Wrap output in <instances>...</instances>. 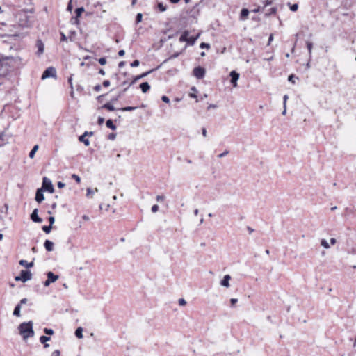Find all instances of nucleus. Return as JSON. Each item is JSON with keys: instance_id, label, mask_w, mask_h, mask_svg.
I'll return each mask as SVG.
<instances>
[{"instance_id": "obj_28", "label": "nucleus", "mask_w": 356, "mask_h": 356, "mask_svg": "<svg viewBox=\"0 0 356 356\" xmlns=\"http://www.w3.org/2000/svg\"><path fill=\"white\" fill-rule=\"evenodd\" d=\"M38 145H35L33 146V149L31 150V152H29V156L31 158V159H33L35 156V152L38 151Z\"/></svg>"}, {"instance_id": "obj_5", "label": "nucleus", "mask_w": 356, "mask_h": 356, "mask_svg": "<svg viewBox=\"0 0 356 356\" xmlns=\"http://www.w3.org/2000/svg\"><path fill=\"white\" fill-rule=\"evenodd\" d=\"M56 70L54 67H47L42 75V79H45L49 77H56Z\"/></svg>"}, {"instance_id": "obj_17", "label": "nucleus", "mask_w": 356, "mask_h": 356, "mask_svg": "<svg viewBox=\"0 0 356 356\" xmlns=\"http://www.w3.org/2000/svg\"><path fill=\"white\" fill-rule=\"evenodd\" d=\"M51 339L49 337H47L44 335H42L40 337V341L44 344V348H47L49 346L48 343H47V341H49Z\"/></svg>"}, {"instance_id": "obj_9", "label": "nucleus", "mask_w": 356, "mask_h": 356, "mask_svg": "<svg viewBox=\"0 0 356 356\" xmlns=\"http://www.w3.org/2000/svg\"><path fill=\"white\" fill-rule=\"evenodd\" d=\"M229 76L231 77L230 82L232 84L234 87L237 86V81L239 79V74L236 72V71L233 70L230 72Z\"/></svg>"}, {"instance_id": "obj_19", "label": "nucleus", "mask_w": 356, "mask_h": 356, "mask_svg": "<svg viewBox=\"0 0 356 356\" xmlns=\"http://www.w3.org/2000/svg\"><path fill=\"white\" fill-rule=\"evenodd\" d=\"M19 264V265H21L25 268H31L34 265V263L33 261L27 262L26 260H24V259L20 260Z\"/></svg>"}, {"instance_id": "obj_32", "label": "nucleus", "mask_w": 356, "mask_h": 356, "mask_svg": "<svg viewBox=\"0 0 356 356\" xmlns=\"http://www.w3.org/2000/svg\"><path fill=\"white\" fill-rule=\"evenodd\" d=\"M306 44H307V48L308 51H309V55L311 57V56H312V48H313V44H312V42H311L309 41H307L306 42Z\"/></svg>"}, {"instance_id": "obj_1", "label": "nucleus", "mask_w": 356, "mask_h": 356, "mask_svg": "<svg viewBox=\"0 0 356 356\" xmlns=\"http://www.w3.org/2000/svg\"><path fill=\"white\" fill-rule=\"evenodd\" d=\"M19 330L24 339L33 337L34 335L33 322L30 321L28 323H21L19 326Z\"/></svg>"}, {"instance_id": "obj_64", "label": "nucleus", "mask_w": 356, "mask_h": 356, "mask_svg": "<svg viewBox=\"0 0 356 356\" xmlns=\"http://www.w3.org/2000/svg\"><path fill=\"white\" fill-rule=\"evenodd\" d=\"M65 184L63 182H61V181H59V182H58V184H57V186H58V187L59 188H63V187L65 186Z\"/></svg>"}, {"instance_id": "obj_45", "label": "nucleus", "mask_w": 356, "mask_h": 356, "mask_svg": "<svg viewBox=\"0 0 356 356\" xmlns=\"http://www.w3.org/2000/svg\"><path fill=\"white\" fill-rule=\"evenodd\" d=\"M140 65L138 60H135L131 63V67H138Z\"/></svg>"}, {"instance_id": "obj_51", "label": "nucleus", "mask_w": 356, "mask_h": 356, "mask_svg": "<svg viewBox=\"0 0 356 356\" xmlns=\"http://www.w3.org/2000/svg\"><path fill=\"white\" fill-rule=\"evenodd\" d=\"M159 210V206L157 204H154L152 207V211L153 213H156Z\"/></svg>"}, {"instance_id": "obj_54", "label": "nucleus", "mask_w": 356, "mask_h": 356, "mask_svg": "<svg viewBox=\"0 0 356 356\" xmlns=\"http://www.w3.org/2000/svg\"><path fill=\"white\" fill-rule=\"evenodd\" d=\"M289 99V97L287 95H284V97H283V104H284V107H285L286 104V101L287 99Z\"/></svg>"}, {"instance_id": "obj_50", "label": "nucleus", "mask_w": 356, "mask_h": 356, "mask_svg": "<svg viewBox=\"0 0 356 356\" xmlns=\"http://www.w3.org/2000/svg\"><path fill=\"white\" fill-rule=\"evenodd\" d=\"M161 99L165 103H169L170 102V99L167 96H165V95H163L162 97H161Z\"/></svg>"}, {"instance_id": "obj_42", "label": "nucleus", "mask_w": 356, "mask_h": 356, "mask_svg": "<svg viewBox=\"0 0 356 356\" xmlns=\"http://www.w3.org/2000/svg\"><path fill=\"white\" fill-rule=\"evenodd\" d=\"M298 5L297 3H294L290 6V9L291 11L295 12L298 10Z\"/></svg>"}, {"instance_id": "obj_41", "label": "nucleus", "mask_w": 356, "mask_h": 356, "mask_svg": "<svg viewBox=\"0 0 356 356\" xmlns=\"http://www.w3.org/2000/svg\"><path fill=\"white\" fill-rule=\"evenodd\" d=\"M72 178L74 179L77 183H80L81 182L80 177L79 175H76V174L72 175Z\"/></svg>"}, {"instance_id": "obj_29", "label": "nucleus", "mask_w": 356, "mask_h": 356, "mask_svg": "<svg viewBox=\"0 0 356 356\" xmlns=\"http://www.w3.org/2000/svg\"><path fill=\"white\" fill-rule=\"evenodd\" d=\"M277 12V8L275 7H272L266 11V16H269L272 14H275Z\"/></svg>"}, {"instance_id": "obj_52", "label": "nucleus", "mask_w": 356, "mask_h": 356, "mask_svg": "<svg viewBox=\"0 0 356 356\" xmlns=\"http://www.w3.org/2000/svg\"><path fill=\"white\" fill-rule=\"evenodd\" d=\"M186 304V301L184 298H180L179 300V305L181 306H184Z\"/></svg>"}, {"instance_id": "obj_39", "label": "nucleus", "mask_w": 356, "mask_h": 356, "mask_svg": "<svg viewBox=\"0 0 356 356\" xmlns=\"http://www.w3.org/2000/svg\"><path fill=\"white\" fill-rule=\"evenodd\" d=\"M143 15L141 13H138L136 17V23L138 24L142 21Z\"/></svg>"}, {"instance_id": "obj_4", "label": "nucleus", "mask_w": 356, "mask_h": 356, "mask_svg": "<svg viewBox=\"0 0 356 356\" xmlns=\"http://www.w3.org/2000/svg\"><path fill=\"white\" fill-rule=\"evenodd\" d=\"M41 188H42V191H47L50 193H52L54 191L51 181L46 177L43 178L42 186Z\"/></svg>"}, {"instance_id": "obj_3", "label": "nucleus", "mask_w": 356, "mask_h": 356, "mask_svg": "<svg viewBox=\"0 0 356 356\" xmlns=\"http://www.w3.org/2000/svg\"><path fill=\"white\" fill-rule=\"evenodd\" d=\"M32 277V273L30 270H22L20 272L19 275L16 276L15 280L16 281H22L23 282H26L30 280Z\"/></svg>"}, {"instance_id": "obj_57", "label": "nucleus", "mask_w": 356, "mask_h": 356, "mask_svg": "<svg viewBox=\"0 0 356 356\" xmlns=\"http://www.w3.org/2000/svg\"><path fill=\"white\" fill-rule=\"evenodd\" d=\"M101 86L99 84H97L94 87V90L96 92H99L101 90Z\"/></svg>"}, {"instance_id": "obj_15", "label": "nucleus", "mask_w": 356, "mask_h": 356, "mask_svg": "<svg viewBox=\"0 0 356 356\" xmlns=\"http://www.w3.org/2000/svg\"><path fill=\"white\" fill-rule=\"evenodd\" d=\"M231 280V276L229 275H226L224 276L220 284L222 286L228 288L229 286V280Z\"/></svg>"}, {"instance_id": "obj_44", "label": "nucleus", "mask_w": 356, "mask_h": 356, "mask_svg": "<svg viewBox=\"0 0 356 356\" xmlns=\"http://www.w3.org/2000/svg\"><path fill=\"white\" fill-rule=\"evenodd\" d=\"M98 61L99 63L102 65H104L106 63V59L104 57L100 58Z\"/></svg>"}, {"instance_id": "obj_10", "label": "nucleus", "mask_w": 356, "mask_h": 356, "mask_svg": "<svg viewBox=\"0 0 356 356\" xmlns=\"http://www.w3.org/2000/svg\"><path fill=\"white\" fill-rule=\"evenodd\" d=\"M31 219L34 222H42V219L38 216V209H35L32 213L31 214Z\"/></svg>"}, {"instance_id": "obj_58", "label": "nucleus", "mask_w": 356, "mask_h": 356, "mask_svg": "<svg viewBox=\"0 0 356 356\" xmlns=\"http://www.w3.org/2000/svg\"><path fill=\"white\" fill-rule=\"evenodd\" d=\"M110 84L111 83H110V81L108 80L104 81L103 83H102L103 86H104V87H108L110 86Z\"/></svg>"}, {"instance_id": "obj_14", "label": "nucleus", "mask_w": 356, "mask_h": 356, "mask_svg": "<svg viewBox=\"0 0 356 356\" xmlns=\"http://www.w3.org/2000/svg\"><path fill=\"white\" fill-rule=\"evenodd\" d=\"M36 47L38 48L37 54L40 56L44 53V45L41 40H38L36 41Z\"/></svg>"}, {"instance_id": "obj_36", "label": "nucleus", "mask_w": 356, "mask_h": 356, "mask_svg": "<svg viewBox=\"0 0 356 356\" xmlns=\"http://www.w3.org/2000/svg\"><path fill=\"white\" fill-rule=\"evenodd\" d=\"M321 245L326 249L330 248V245L325 239L321 240Z\"/></svg>"}, {"instance_id": "obj_22", "label": "nucleus", "mask_w": 356, "mask_h": 356, "mask_svg": "<svg viewBox=\"0 0 356 356\" xmlns=\"http://www.w3.org/2000/svg\"><path fill=\"white\" fill-rule=\"evenodd\" d=\"M199 36H200V34H197L195 37L192 36V37L188 38V39L186 40L187 43L189 45H193L195 43V42Z\"/></svg>"}, {"instance_id": "obj_21", "label": "nucleus", "mask_w": 356, "mask_h": 356, "mask_svg": "<svg viewBox=\"0 0 356 356\" xmlns=\"http://www.w3.org/2000/svg\"><path fill=\"white\" fill-rule=\"evenodd\" d=\"M249 15V10L247 8H243L241 11V19H245Z\"/></svg>"}, {"instance_id": "obj_55", "label": "nucleus", "mask_w": 356, "mask_h": 356, "mask_svg": "<svg viewBox=\"0 0 356 356\" xmlns=\"http://www.w3.org/2000/svg\"><path fill=\"white\" fill-rule=\"evenodd\" d=\"M60 40L61 41H66L67 40V37H66V35L63 32L60 33Z\"/></svg>"}, {"instance_id": "obj_8", "label": "nucleus", "mask_w": 356, "mask_h": 356, "mask_svg": "<svg viewBox=\"0 0 356 356\" xmlns=\"http://www.w3.org/2000/svg\"><path fill=\"white\" fill-rule=\"evenodd\" d=\"M47 280L44 282V286H48L51 283L56 282L58 279V276L54 275L52 272H48Z\"/></svg>"}, {"instance_id": "obj_60", "label": "nucleus", "mask_w": 356, "mask_h": 356, "mask_svg": "<svg viewBox=\"0 0 356 356\" xmlns=\"http://www.w3.org/2000/svg\"><path fill=\"white\" fill-rule=\"evenodd\" d=\"M60 353L59 350H54L52 354H51V356H60Z\"/></svg>"}, {"instance_id": "obj_24", "label": "nucleus", "mask_w": 356, "mask_h": 356, "mask_svg": "<svg viewBox=\"0 0 356 356\" xmlns=\"http://www.w3.org/2000/svg\"><path fill=\"white\" fill-rule=\"evenodd\" d=\"M189 35V32L188 31H185L180 36L179 38V41L181 42H186L187 39H188V36Z\"/></svg>"}, {"instance_id": "obj_63", "label": "nucleus", "mask_w": 356, "mask_h": 356, "mask_svg": "<svg viewBox=\"0 0 356 356\" xmlns=\"http://www.w3.org/2000/svg\"><path fill=\"white\" fill-rule=\"evenodd\" d=\"M237 302H238V299H236V298H231V300H230L232 306H233Z\"/></svg>"}, {"instance_id": "obj_35", "label": "nucleus", "mask_w": 356, "mask_h": 356, "mask_svg": "<svg viewBox=\"0 0 356 356\" xmlns=\"http://www.w3.org/2000/svg\"><path fill=\"white\" fill-rule=\"evenodd\" d=\"M42 229V230L46 234H49L51 232V229H52V226H51V225H48V226L47 225H44Z\"/></svg>"}, {"instance_id": "obj_38", "label": "nucleus", "mask_w": 356, "mask_h": 356, "mask_svg": "<svg viewBox=\"0 0 356 356\" xmlns=\"http://www.w3.org/2000/svg\"><path fill=\"white\" fill-rule=\"evenodd\" d=\"M44 332L47 335H52L54 333V330L50 328H44Z\"/></svg>"}, {"instance_id": "obj_33", "label": "nucleus", "mask_w": 356, "mask_h": 356, "mask_svg": "<svg viewBox=\"0 0 356 356\" xmlns=\"http://www.w3.org/2000/svg\"><path fill=\"white\" fill-rule=\"evenodd\" d=\"M137 106H126L121 108L120 110L122 111H132L137 108Z\"/></svg>"}, {"instance_id": "obj_20", "label": "nucleus", "mask_w": 356, "mask_h": 356, "mask_svg": "<svg viewBox=\"0 0 356 356\" xmlns=\"http://www.w3.org/2000/svg\"><path fill=\"white\" fill-rule=\"evenodd\" d=\"M100 108H105L110 111H113L115 109L111 102L104 104L103 106H101Z\"/></svg>"}, {"instance_id": "obj_2", "label": "nucleus", "mask_w": 356, "mask_h": 356, "mask_svg": "<svg viewBox=\"0 0 356 356\" xmlns=\"http://www.w3.org/2000/svg\"><path fill=\"white\" fill-rule=\"evenodd\" d=\"M18 24L22 27H26L29 25V17L25 12H20L17 15Z\"/></svg>"}, {"instance_id": "obj_47", "label": "nucleus", "mask_w": 356, "mask_h": 356, "mask_svg": "<svg viewBox=\"0 0 356 356\" xmlns=\"http://www.w3.org/2000/svg\"><path fill=\"white\" fill-rule=\"evenodd\" d=\"M115 137H116V134H114V133H111L108 136V138L109 140H113L115 139Z\"/></svg>"}, {"instance_id": "obj_62", "label": "nucleus", "mask_w": 356, "mask_h": 356, "mask_svg": "<svg viewBox=\"0 0 356 356\" xmlns=\"http://www.w3.org/2000/svg\"><path fill=\"white\" fill-rule=\"evenodd\" d=\"M27 301H28L27 298H24L20 300L19 304H20V306H22V305L26 304L27 302Z\"/></svg>"}, {"instance_id": "obj_16", "label": "nucleus", "mask_w": 356, "mask_h": 356, "mask_svg": "<svg viewBox=\"0 0 356 356\" xmlns=\"http://www.w3.org/2000/svg\"><path fill=\"white\" fill-rule=\"evenodd\" d=\"M44 246L47 251L51 252L54 249V243L49 240H46L44 241Z\"/></svg>"}, {"instance_id": "obj_6", "label": "nucleus", "mask_w": 356, "mask_h": 356, "mask_svg": "<svg viewBox=\"0 0 356 356\" xmlns=\"http://www.w3.org/2000/svg\"><path fill=\"white\" fill-rule=\"evenodd\" d=\"M205 72V69L200 66L195 67L193 70V76H195L197 79H199L204 78Z\"/></svg>"}, {"instance_id": "obj_37", "label": "nucleus", "mask_w": 356, "mask_h": 356, "mask_svg": "<svg viewBox=\"0 0 356 356\" xmlns=\"http://www.w3.org/2000/svg\"><path fill=\"white\" fill-rule=\"evenodd\" d=\"M298 78L294 74H291L288 77V81L291 82L292 83H295V79H298Z\"/></svg>"}, {"instance_id": "obj_30", "label": "nucleus", "mask_w": 356, "mask_h": 356, "mask_svg": "<svg viewBox=\"0 0 356 356\" xmlns=\"http://www.w3.org/2000/svg\"><path fill=\"white\" fill-rule=\"evenodd\" d=\"M191 90L193 92H191L189 94V96L192 98H195L196 99V102H198V99H197V95L195 94V92H197V88L195 87V86H193Z\"/></svg>"}, {"instance_id": "obj_46", "label": "nucleus", "mask_w": 356, "mask_h": 356, "mask_svg": "<svg viewBox=\"0 0 356 356\" xmlns=\"http://www.w3.org/2000/svg\"><path fill=\"white\" fill-rule=\"evenodd\" d=\"M228 154H229V151L228 150H225L224 152L218 154V158H222V157L227 156Z\"/></svg>"}, {"instance_id": "obj_59", "label": "nucleus", "mask_w": 356, "mask_h": 356, "mask_svg": "<svg viewBox=\"0 0 356 356\" xmlns=\"http://www.w3.org/2000/svg\"><path fill=\"white\" fill-rule=\"evenodd\" d=\"M68 83L70 84V86L71 89H73V85H72V76H70L68 79Z\"/></svg>"}, {"instance_id": "obj_40", "label": "nucleus", "mask_w": 356, "mask_h": 356, "mask_svg": "<svg viewBox=\"0 0 356 356\" xmlns=\"http://www.w3.org/2000/svg\"><path fill=\"white\" fill-rule=\"evenodd\" d=\"M71 23L72 24H79V17H72L71 18Z\"/></svg>"}, {"instance_id": "obj_43", "label": "nucleus", "mask_w": 356, "mask_h": 356, "mask_svg": "<svg viewBox=\"0 0 356 356\" xmlns=\"http://www.w3.org/2000/svg\"><path fill=\"white\" fill-rule=\"evenodd\" d=\"M72 0H70L68 4H67V11H70V12H72Z\"/></svg>"}, {"instance_id": "obj_61", "label": "nucleus", "mask_w": 356, "mask_h": 356, "mask_svg": "<svg viewBox=\"0 0 356 356\" xmlns=\"http://www.w3.org/2000/svg\"><path fill=\"white\" fill-rule=\"evenodd\" d=\"M97 122H98V124H99V125H101V124H103V122H104V118H102V117H99V118H98V121H97Z\"/></svg>"}, {"instance_id": "obj_18", "label": "nucleus", "mask_w": 356, "mask_h": 356, "mask_svg": "<svg viewBox=\"0 0 356 356\" xmlns=\"http://www.w3.org/2000/svg\"><path fill=\"white\" fill-rule=\"evenodd\" d=\"M140 88L143 93H146L150 89V86L147 82H143L140 84Z\"/></svg>"}, {"instance_id": "obj_56", "label": "nucleus", "mask_w": 356, "mask_h": 356, "mask_svg": "<svg viewBox=\"0 0 356 356\" xmlns=\"http://www.w3.org/2000/svg\"><path fill=\"white\" fill-rule=\"evenodd\" d=\"M49 223H50V225H49L52 226V225H53V224L54 223V222H55V218H54V217H53V216H50V217L49 218Z\"/></svg>"}, {"instance_id": "obj_12", "label": "nucleus", "mask_w": 356, "mask_h": 356, "mask_svg": "<svg viewBox=\"0 0 356 356\" xmlns=\"http://www.w3.org/2000/svg\"><path fill=\"white\" fill-rule=\"evenodd\" d=\"M42 188H38L36 191L35 193V201H37L38 203L42 202L44 200V195L43 194Z\"/></svg>"}, {"instance_id": "obj_13", "label": "nucleus", "mask_w": 356, "mask_h": 356, "mask_svg": "<svg viewBox=\"0 0 356 356\" xmlns=\"http://www.w3.org/2000/svg\"><path fill=\"white\" fill-rule=\"evenodd\" d=\"M154 70H151L148 72H144L140 75H138L134 78V79L129 83V86H131V85L134 84L137 81H138L140 79H143L145 77L147 74L151 73Z\"/></svg>"}, {"instance_id": "obj_11", "label": "nucleus", "mask_w": 356, "mask_h": 356, "mask_svg": "<svg viewBox=\"0 0 356 356\" xmlns=\"http://www.w3.org/2000/svg\"><path fill=\"white\" fill-rule=\"evenodd\" d=\"M127 84H128V85H129V83H128V81H123V82H122V86H125V85H127ZM129 86H128V87H127V88H125L124 90H120V92L118 93V95L116 97H115L112 98L111 102H117V101H118V99H120V97L124 95V93L127 90V89H128V88H129Z\"/></svg>"}, {"instance_id": "obj_31", "label": "nucleus", "mask_w": 356, "mask_h": 356, "mask_svg": "<svg viewBox=\"0 0 356 356\" xmlns=\"http://www.w3.org/2000/svg\"><path fill=\"white\" fill-rule=\"evenodd\" d=\"M83 12H84V8L83 7L77 8L75 10V13H76V16L75 17H79Z\"/></svg>"}, {"instance_id": "obj_49", "label": "nucleus", "mask_w": 356, "mask_h": 356, "mask_svg": "<svg viewBox=\"0 0 356 356\" xmlns=\"http://www.w3.org/2000/svg\"><path fill=\"white\" fill-rule=\"evenodd\" d=\"M5 134H6L5 131L0 132V141L4 142Z\"/></svg>"}, {"instance_id": "obj_25", "label": "nucleus", "mask_w": 356, "mask_h": 356, "mask_svg": "<svg viewBox=\"0 0 356 356\" xmlns=\"http://www.w3.org/2000/svg\"><path fill=\"white\" fill-rule=\"evenodd\" d=\"M21 306L20 304H17L13 311V315L15 316H20Z\"/></svg>"}, {"instance_id": "obj_53", "label": "nucleus", "mask_w": 356, "mask_h": 356, "mask_svg": "<svg viewBox=\"0 0 356 356\" xmlns=\"http://www.w3.org/2000/svg\"><path fill=\"white\" fill-rule=\"evenodd\" d=\"M158 202H162L165 200V196L163 195H157L156 197Z\"/></svg>"}, {"instance_id": "obj_27", "label": "nucleus", "mask_w": 356, "mask_h": 356, "mask_svg": "<svg viewBox=\"0 0 356 356\" xmlns=\"http://www.w3.org/2000/svg\"><path fill=\"white\" fill-rule=\"evenodd\" d=\"M75 336L79 339L83 338V328L82 327H79L76 330Z\"/></svg>"}, {"instance_id": "obj_34", "label": "nucleus", "mask_w": 356, "mask_h": 356, "mask_svg": "<svg viewBox=\"0 0 356 356\" xmlns=\"http://www.w3.org/2000/svg\"><path fill=\"white\" fill-rule=\"evenodd\" d=\"M157 6H158L159 10L161 12H164V11H165V10H166V9H167V6H165V5H163V3H158V5H157Z\"/></svg>"}, {"instance_id": "obj_7", "label": "nucleus", "mask_w": 356, "mask_h": 356, "mask_svg": "<svg viewBox=\"0 0 356 356\" xmlns=\"http://www.w3.org/2000/svg\"><path fill=\"white\" fill-rule=\"evenodd\" d=\"M94 134L92 131H85L83 134L79 137V140L84 143L86 146H88L90 145V141L87 139L86 136H92Z\"/></svg>"}, {"instance_id": "obj_26", "label": "nucleus", "mask_w": 356, "mask_h": 356, "mask_svg": "<svg viewBox=\"0 0 356 356\" xmlns=\"http://www.w3.org/2000/svg\"><path fill=\"white\" fill-rule=\"evenodd\" d=\"M87 193H86V196L88 197H91L92 195L95 193V192H98V188H95V189H92L90 188H87Z\"/></svg>"}, {"instance_id": "obj_48", "label": "nucleus", "mask_w": 356, "mask_h": 356, "mask_svg": "<svg viewBox=\"0 0 356 356\" xmlns=\"http://www.w3.org/2000/svg\"><path fill=\"white\" fill-rule=\"evenodd\" d=\"M200 47L203 49V48H207L209 49L210 47L209 44H207V43H205V42H202L200 45Z\"/></svg>"}, {"instance_id": "obj_23", "label": "nucleus", "mask_w": 356, "mask_h": 356, "mask_svg": "<svg viewBox=\"0 0 356 356\" xmlns=\"http://www.w3.org/2000/svg\"><path fill=\"white\" fill-rule=\"evenodd\" d=\"M106 125L108 128H109L113 131L116 129V126L114 124L113 120L111 119L108 120L106 122Z\"/></svg>"}]
</instances>
